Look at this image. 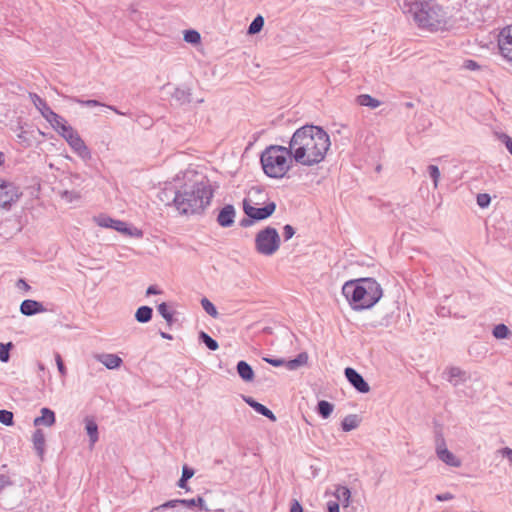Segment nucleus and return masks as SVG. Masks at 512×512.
I'll return each instance as SVG.
<instances>
[{
  "instance_id": "7ed1b4c3",
  "label": "nucleus",
  "mask_w": 512,
  "mask_h": 512,
  "mask_svg": "<svg viewBox=\"0 0 512 512\" xmlns=\"http://www.w3.org/2000/svg\"><path fill=\"white\" fill-rule=\"evenodd\" d=\"M213 190L208 180L185 183L174 192L172 202L182 215L200 214L210 204Z\"/></svg>"
},
{
  "instance_id": "09e8293b",
  "label": "nucleus",
  "mask_w": 512,
  "mask_h": 512,
  "mask_svg": "<svg viewBox=\"0 0 512 512\" xmlns=\"http://www.w3.org/2000/svg\"><path fill=\"white\" fill-rule=\"evenodd\" d=\"M12 485L10 477L5 474H0V493L8 486Z\"/></svg>"
},
{
  "instance_id": "603ef678",
  "label": "nucleus",
  "mask_w": 512,
  "mask_h": 512,
  "mask_svg": "<svg viewBox=\"0 0 512 512\" xmlns=\"http://www.w3.org/2000/svg\"><path fill=\"white\" fill-rule=\"evenodd\" d=\"M500 453L502 454L503 457L507 458L512 465V449L509 447H505L500 450Z\"/></svg>"
},
{
  "instance_id": "2eb2a0df",
  "label": "nucleus",
  "mask_w": 512,
  "mask_h": 512,
  "mask_svg": "<svg viewBox=\"0 0 512 512\" xmlns=\"http://www.w3.org/2000/svg\"><path fill=\"white\" fill-rule=\"evenodd\" d=\"M345 377L349 383L360 393H368L370 391L369 384L365 381L363 376L358 373L354 368L347 367L344 370Z\"/></svg>"
},
{
  "instance_id": "338daca9",
  "label": "nucleus",
  "mask_w": 512,
  "mask_h": 512,
  "mask_svg": "<svg viewBox=\"0 0 512 512\" xmlns=\"http://www.w3.org/2000/svg\"><path fill=\"white\" fill-rule=\"evenodd\" d=\"M214 512H224L223 509H216Z\"/></svg>"
},
{
  "instance_id": "4c0bfd02",
  "label": "nucleus",
  "mask_w": 512,
  "mask_h": 512,
  "mask_svg": "<svg viewBox=\"0 0 512 512\" xmlns=\"http://www.w3.org/2000/svg\"><path fill=\"white\" fill-rule=\"evenodd\" d=\"M427 171L433 181L434 188H437L441 176L438 166L431 164L427 167Z\"/></svg>"
},
{
  "instance_id": "c9c22d12",
  "label": "nucleus",
  "mask_w": 512,
  "mask_h": 512,
  "mask_svg": "<svg viewBox=\"0 0 512 512\" xmlns=\"http://www.w3.org/2000/svg\"><path fill=\"white\" fill-rule=\"evenodd\" d=\"M13 348L12 342H8L6 344L0 343V361L8 362L10 359V350Z\"/></svg>"
},
{
  "instance_id": "f8f14e48",
  "label": "nucleus",
  "mask_w": 512,
  "mask_h": 512,
  "mask_svg": "<svg viewBox=\"0 0 512 512\" xmlns=\"http://www.w3.org/2000/svg\"><path fill=\"white\" fill-rule=\"evenodd\" d=\"M308 354L306 352L299 353L294 359L286 361L282 358L263 357V360L274 367L285 366L288 370L293 371L304 366L308 362Z\"/></svg>"
},
{
  "instance_id": "f257e3e1",
  "label": "nucleus",
  "mask_w": 512,
  "mask_h": 512,
  "mask_svg": "<svg viewBox=\"0 0 512 512\" xmlns=\"http://www.w3.org/2000/svg\"><path fill=\"white\" fill-rule=\"evenodd\" d=\"M289 146L291 157L296 163L312 167L325 159L331 141L321 126L306 124L293 133Z\"/></svg>"
},
{
  "instance_id": "2f4dec72",
  "label": "nucleus",
  "mask_w": 512,
  "mask_h": 512,
  "mask_svg": "<svg viewBox=\"0 0 512 512\" xmlns=\"http://www.w3.org/2000/svg\"><path fill=\"white\" fill-rule=\"evenodd\" d=\"M264 26V18L261 15H257L248 27V34L254 35L259 33Z\"/></svg>"
},
{
  "instance_id": "a19ab883",
  "label": "nucleus",
  "mask_w": 512,
  "mask_h": 512,
  "mask_svg": "<svg viewBox=\"0 0 512 512\" xmlns=\"http://www.w3.org/2000/svg\"><path fill=\"white\" fill-rule=\"evenodd\" d=\"M184 40L187 43L198 44L201 40L199 32L196 30H187L184 33Z\"/></svg>"
},
{
  "instance_id": "ea45409f",
  "label": "nucleus",
  "mask_w": 512,
  "mask_h": 512,
  "mask_svg": "<svg viewBox=\"0 0 512 512\" xmlns=\"http://www.w3.org/2000/svg\"><path fill=\"white\" fill-rule=\"evenodd\" d=\"M0 423L6 426H12L14 424L13 413L5 409L0 410Z\"/></svg>"
},
{
  "instance_id": "58836bf2",
  "label": "nucleus",
  "mask_w": 512,
  "mask_h": 512,
  "mask_svg": "<svg viewBox=\"0 0 512 512\" xmlns=\"http://www.w3.org/2000/svg\"><path fill=\"white\" fill-rule=\"evenodd\" d=\"M53 116V118H48L46 121L49 122L53 129L57 132V130L60 129L62 125L66 124L67 121L55 112H53Z\"/></svg>"
},
{
  "instance_id": "3c124183",
  "label": "nucleus",
  "mask_w": 512,
  "mask_h": 512,
  "mask_svg": "<svg viewBox=\"0 0 512 512\" xmlns=\"http://www.w3.org/2000/svg\"><path fill=\"white\" fill-rule=\"evenodd\" d=\"M502 142L505 144L507 150L512 155V138L507 134H502L501 136Z\"/></svg>"
},
{
  "instance_id": "5fc2aeb1",
  "label": "nucleus",
  "mask_w": 512,
  "mask_h": 512,
  "mask_svg": "<svg viewBox=\"0 0 512 512\" xmlns=\"http://www.w3.org/2000/svg\"><path fill=\"white\" fill-rule=\"evenodd\" d=\"M16 287L18 289H23L24 291H29L31 288L30 285L24 279H19L16 283Z\"/></svg>"
},
{
  "instance_id": "f3484780",
  "label": "nucleus",
  "mask_w": 512,
  "mask_h": 512,
  "mask_svg": "<svg viewBox=\"0 0 512 512\" xmlns=\"http://www.w3.org/2000/svg\"><path fill=\"white\" fill-rule=\"evenodd\" d=\"M41 416L36 417L33 421V425L35 427L39 426H45V427H51L56 422V416L55 412L51 410L50 408L43 407L40 410Z\"/></svg>"
},
{
  "instance_id": "423d86ee",
  "label": "nucleus",
  "mask_w": 512,
  "mask_h": 512,
  "mask_svg": "<svg viewBox=\"0 0 512 512\" xmlns=\"http://www.w3.org/2000/svg\"><path fill=\"white\" fill-rule=\"evenodd\" d=\"M281 244V238L276 228L267 226L255 236V250L263 256L275 254Z\"/></svg>"
},
{
  "instance_id": "0eeeda50",
  "label": "nucleus",
  "mask_w": 512,
  "mask_h": 512,
  "mask_svg": "<svg viewBox=\"0 0 512 512\" xmlns=\"http://www.w3.org/2000/svg\"><path fill=\"white\" fill-rule=\"evenodd\" d=\"M95 223L103 228H111L114 229L126 236L134 237V238H142L143 232L142 230L136 227H130L126 222L121 220L113 219L105 214H101L97 217H94Z\"/></svg>"
},
{
  "instance_id": "7c9ffc66",
  "label": "nucleus",
  "mask_w": 512,
  "mask_h": 512,
  "mask_svg": "<svg viewBox=\"0 0 512 512\" xmlns=\"http://www.w3.org/2000/svg\"><path fill=\"white\" fill-rule=\"evenodd\" d=\"M199 341L205 344L211 351H215L219 348L218 342L204 331L199 333Z\"/></svg>"
},
{
  "instance_id": "c756f323",
  "label": "nucleus",
  "mask_w": 512,
  "mask_h": 512,
  "mask_svg": "<svg viewBox=\"0 0 512 512\" xmlns=\"http://www.w3.org/2000/svg\"><path fill=\"white\" fill-rule=\"evenodd\" d=\"M194 474L195 470L193 468L189 467L188 465H184L182 467V475L177 483V486L187 490V481L191 479L194 476Z\"/></svg>"
},
{
  "instance_id": "c03bdc74",
  "label": "nucleus",
  "mask_w": 512,
  "mask_h": 512,
  "mask_svg": "<svg viewBox=\"0 0 512 512\" xmlns=\"http://www.w3.org/2000/svg\"><path fill=\"white\" fill-rule=\"evenodd\" d=\"M491 197L487 193H479L477 195V204L481 208H486L490 205Z\"/></svg>"
},
{
  "instance_id": "37998d69",
  "label": "nucleus",
  "mask_w": 512,
  "mask_h": 512,
  "mask_svg": "<svg viewBox=\"0 0 512 512\" xmlns=\"http://www.w3.org/2000/svg\"><path fill=\"white\" fill-rule=\"evenodd\" d=\"M447 449L445 439L441 432H437L435 436V451L436 455L439 454L440 450Z\"/></svg>"
},
{
  "instance_id": "69168bd1",
  "label": "nucleus",
  "mask_w": 512,
  "mask_h": 512,
  "mask_svg": "<svg viewBox=\"0 0 512 512\" xmlns=\"http://www.w3.org/2000/svg\"><path fill=\"white\" fill-rule=\"evenodd\" d=\"M4 161H5L4 154L2 152H0V166L4 163Z\"/></svg>"
},
{
  "instance_id": "a878e982",
  "label": "nucleus",
  "mask_w": 512,
  "mask_h": 512,
  "mask_svg": "<svg viewBox=\"0 0 512 512\" xmlns=\"http://www.w3.org/2000/svg\"><path fill=\"white\" fill-rule=\"evenodd\" d=\"M153 316V309L150 306H140L135 312V319L139 323H148Z\"/></svg>"
},
{
  "instance_id": "aec40b11",
  "label": "nucleus",
  "mask_w": 512,
  "mask_h": 512,
  "mask_svg": "<svg viewBox=\"0 0 512 512\" xmlns=\"http://www.w3.org/2000/svg\"><path fill=\"white\" fill-rule=\"evenodd\" d=\"M95 358L110 370L119 368L123 363V360L116 354L102 353L97 354Z\"/></svg>"
},
{
  "instance_id": "8fccbe9b",
  "label": "nucleus",
  "mask_w": 512,
  "mask_h": 512,
  "mask_svg": "<svg viewBox=\"0 0 512 512\" xmlns=\"http://www.w3.org/2000/svg\"><path fill=\"white\" fill-rule=\"evenodd\" d=\"M55 361H56L59 373L64 376L66 374V367H65L63 360L61 358V355L59 353H56Z\"/></svg>"
},
{
  "instance_id": "79ce46f5",
  "label": "nucleus",
  "mask_w": 512,
  "mask_h": 512,
  "mask_svg": "<svg viewBox=\"0 0 512 512\" xmlns=\"http://www.w3.org/2000/svg\"><path fill=\"white\" fill-rule=\"evenodd\" d=\"M69 100L87 107L106 106L98 100H82L78 97H70Z\"/></svg>"
},
{
  "instance_id": "cd10ccee",
  "label": "nucleus",
  "mask_w": 512,
  "mask_h": 512,
  "mask_svg": "<svg viewBox=\"0 0 512 512\" xmlns=\"http://www.w3.org/2000/svg\"><path fill=\"white\" fill-rule=\"evenodd\" d=\"M360 424V420L358 418V415L356 414H350L347 415L341 423L342 430L345 432H349L353 429H356Z\"/></svg>"
},
{
  "instance_id": "6e6552de",
  "label": "nucleus",
  "mask_w": 512,
  "mask_h": 512,
  "mask_svg": "<svg viewBox=\"0 0 512 512\" xmlns=\"http://www.w3.org/2000/svg\"><path fill=\"white\" fill-rule=\"evenodd\" d=\"M195 507H199L201 511L210 512V510L204 505V499L200 496L190 500L186 499H173L166 501L165 503L154 507L150 512H158L161 509H174L178 512L194 510Z\"/></svg>"
},
{
  "instance_id": "0e129e2a",
  "label": "nucleus",
  "mask_w": 512,
  "mask_h": 512,
  "mask_svg": "<svg viewBox=\"0 0 512 512\" xmlns=\"http://www.w3.org/2000/svg\"><path fill=\"white\" fill-rule=\"evenodd\" d=\"M38 369L40 371H44L45 370V365L43 363H41V362H38Z\"/></svg>"
},
{
  "instance_id": "e433bc0d",
  "label": "nucleus",
  "mask_w": 512,
  "mask_h": 512,
  "mask_svg": "<svg viewBox=\"0 0 512 512\" xmlns=\"http://www.w3.org/2000/svg\"><path fill=\"white\" fill-rule=\"evenodd\" d=\"M493 336L496 339H504L509 334V329L505 324H497L492 331Z\"/></svg>"
},
{
  "instance_id": "680f3d73",
  "label": "nucleus",
  "mask_w": 512,
  "mask_h": 512,
  "mask_svg": "<svg viewBox=\"0 0 512 512\" xmlns=\"http://www.w3.org/2000/svg\"><path fill=\"white\" fill-rule=\"evenodd\" d=\"M105 107H107L108 109L114 111L116 114H119V115H126L125 113L119 111V109H117L115 106H111V105H106Z\"/></svg>"
},
{
  "instance_id": "a211bd4d",
  "label": "nucleus",
  "mask_w": 512,
  "mask_h": 512,
  "mask_svg": "<svg viewBox=\"0 0 512 512\" xmlns=\"http://www.w3.org/2000/svg\"><path fill=\"white\" fill-rule=\"evenodd\" d=\"M46 311L43 304L36 300L26 299L20 305V312L25 316H33Z\"/></svg>"
},
{
  "instance_id": "de8ad7c7",
  "label": "nucleus",
  "mask_w": 512,
  "mask_h": 512,
  "mask_svg": "<svg viewBox=\"0 0 512 512\" xmlns=\"http://www.w3.org/2000/svg\"><path fill=\"white\" fill-rule=\"evenodd\" d=\"M294 234H295V229L293 226L286 224L283 227V237H284L285 241H288L289 239H291L294 236Z\"/></svg>"
},
{
  "instance_id": "052dcab7",
  "label": "nucleus",
  "mask_w": 512,
  "mask_h": 512,
  "mask_svg": "<svg viewBox=\"0 0 512 512\" xmlns=\"http://www.w3.org/2000/svg\"><path fill=\"white\" fill-rule=\"evenodd\" d=\"M452 498H453V496H452V494H450V493H444V494H438V495H436V499H437L438 501H446V500H450V499H452Z\"/></svg>"
},
{
  "instance_id": "13d9d810",
  "label": "nucleus",
  "mask_w": 512,
  "mask_h": 512,
  "mask_svg": "<svg viewBox=\"0 0 512 512\" xmlns=\"http://www.w3.org/2000/svg\"><path fill=\"white\" fill-rule=\"evenodd\" d=\"M253 222H255V220L252 219V218H249L247 216V218H243V219L240 220V226L246 228V227L251 226L253 224Z\"/></svg>"
},
{
  "instance_id": "4d7b16f0",
  "label": "nucleus",
  "mask_w": 512,
  "mask_h": 512,
  "mask_svg": "<svg viewBox=\"0 0 512 512\" xmlns=\"http://www.w3.org/2000/svg\"><path fill=\"white\" fill-rule=\"evenodd\" d=\"M161 291L157 288V286L155 285H151L147 288L146 290V295L147 296H150V295H157V294H160Z\"/></svg>"
},
{
  "instance_id": "72a5a7b5",
  "label": "nucleus",
  "mask_w": 512,
  "mask_h": 512,
  "mask_svg": "<svg viewBox=\"0 0 512 512\" xmlns=\"http://www.w3.org/2000/svg\"><path fill=\"white\" fill-rule=\"evenodd\" d=\"M159 314L166 320L168 325L174 322L173 313L169 311L168 306L165 302L161 303L157 307Z\"/></svg>"
},
{
  "instance_id": "49530a36",
  "label": "nucleus",
  "mask_w": 512,
  "mask_h": 512,
  "mask_svg": "<svg viewBox=\"0 0 512 512\" xmlns=\"http://www.w3.org/2000/svg\"><path fill=\"white\" fill-rule=\"evenodd\" d=\"M57 132L66 140V137L75 132V129L71 125L66 123L62 125V127H60V129H58Z\"/></svg>"
},
{
  "instance_id": "6e6d98bb",
  "label": "nucleus",
  "mask_w": 512,
  "mask_h": 512,
  "mask_svg": "<svg viewBox=\"0 0 512 512\" xmlns=\"http://www.w3.org/2000/svg\"><path fill=\"white\" fill-rule=\"evenodd\" d=\"M289 512H303V508L297 500H293Z\"/></svg>"
},
{
  "instance_id": "a18cd8bd",
  "label": "nucleus",
  "mask_w": 512,
  "mask_h": 512,
  "mask_svg": "<svg viewBox=\"0 0 512 512\" xmlns=\"http://www.w3.org/2000/svg\"><path fill=\"white\" fill-rule=\"evenodd\" d=\"M465 375V372L462 371L459 367H451L448 370V380L452 382L454 378L462 379Z\"/></svg>"
},
{
  "instance_id": "412c9836",
  "label": "nucleus",
  "mask_w": 512,
  "mask_h": 512,
  "mask_svg": "<svg viewBox=\"0 0 512 512\" xmlns=\"http://www.w3.org/2000/svg\"><path fill=\"white\" fill-rule=\"evenodd\" d=\"M243 400L257 413L261 414L262 416H265L271 421H276V416L274 415V413L265 405L257 402L254 398L250 396H243Z\"/></svg>"
},
{
  "instance_id": "5701e85b",
  "label": "nucleus",
  "mask_w": 512,
  "mask_h": 512,
  "mask_svg": "<svg viewBox=\"0 0 512 512\" xmlns=\"http://www.w3.org/2000/svg\"><path fill=\"white\" fill-rule=\"evenodd\" d=\"M239 377L245 382H252L254 380V371L249 363L241 360L236 366Z\"/></svg>"
},
{
  "instance_id": "c85d7f7f",
  "label": "nucleus",
  "mask_w": 512,
  "mask_h": 512,
  "mask_svg": "<svg viewBox=\"0 0 512 512\" xmlns=\"http://www.w3.org/2000/svg\"><path fill=\"white\" fill-rule=\"evenodd\" d=\"M317 413L324 419L330 417L334 410V405L326 400H320L317 404Z\"/></svg>"
},
{
  "instance_id": "ddd939ff",
  "label": "nucleus",
  "mask_w": 512,
  "mask_h": 512,
  "mask_svg": "<svg viewBox=\"0 0 512 512\" xmlns=\"http://www.w3.org/2000/svg\"><path fill=\"white\" fill-rule=\"evenodd\" d=\"M498 48L500 54L512 63V24L500 31L498 35Z\"/></svg>"
},
{
  "instance_id": "f704fd0d",
  "label": "nucleus",
  "mask_w": 512,
  "mask_h": 512,
  "mask_svg": "<svg viewBox=\"0 0 512 512\" xmlns=\"http://www.w3.org/2000/svg\"><path fill=\"white\" fill-rule=\"evenodd\" d=\"M201 305H202V308L204 309V311L211 317L216 318L218 316V311H217L215 305L207 298H203L201 300Z\"/></svg>"
},
{
  "instance_id": "e2e57ef3",
  "label": "nucleus",
  "mask_w": 512,
  "mask_h": 512,
  "mask_svg": "<svg viewBox=\"0 0 512 512\" xmlns=\"http://www.w3.org/2000/svg\"><path fill=\"white\" fill-rule=\"evenodd\" d=\"M160 336L163 338V339H167V340H171L173 337L172 335L166 333V332H163V331H160Z\"/></svg>"
},
{
  "instance_id": "473e14b6",
  "label": "nucleus",
  "mask_w": 512,
  "mask_h": 512,
  "mask_svg": "<svg viewBox=\"0 0 512 512\" xmlns=\"http://www.w3.org/2000/svg\"><path fill=\"white\" fill-rule=\"evenodd\" d=\"M173 98L178 101L180 104L189 103L190 100V92L186 89L176 88L173 93Z\"/></svg>"
},
{
  "instance_id": "bb28decb",
  "label": "nucleus",
  "mask_w": 512,
  "mask_h": 512,
  "mask_svg": "<svg viewBox=\"0 0 512 512\" xmlns=\"http://www.w3.org/2000/svg\"><path fill=\"white\" fill-rule=\"evenodd\" d=\"M356 102L360 106L369 107L371 109H375L380 106L381 102L377 100L376 98H373L369 94H361L357 96Z\"/></svg>"
},
{
  "instance_id": "9d476101",
  "label": "nucleus",
  "mask_w": 512,
  "mask_h": 512,
  "mask_svg": "<svg viewBox=\"0 0 512 512\" xmlns=\"http://www.w3.org/2000/svg\"><path fill=\"white\" fill-rule=\"evenodd\" d=\"M332 497L334 499H329L326 503L327 512H339L340 506H349L351 492L346 486L336 485Z\"/></svg>"
},
{
  "instance_id": "bf43d9fd",
  "label": "nucleus",
  "mask_w": 512,
  "mask_h": 512,
  "mask_svg": "<svg viewBox=\"0 0 512 512\" xmlns=\"http://www.w3.org/2000/svg\"><path fill=\"white\" fill-rule=\"evenodd\" d=\"M17 137L21 142H25L27 145H30L26 131H21L20 133L17 134Z\"/></svg>"
},
{
  "instance_id": "9b49d317",
  "label": "nucleus",
  "mask_w": 512,
  "mask_h": 512,
  "mask_svg": "<svg viewBox=\"0 0 512 512\" xmlns=\"http://www.w3.org/2000/svg\"><path fill=\"white\" fill-rule=\"evenodd\" d=\"M243 210L246 216L254 219L255 221H261L269 218L276 210V203L271 201L265 204V206L257 208L252 206L246 199L243 201Z\"/></svg>"
},
{
  "instance_id": "f03ea898",
  "label": "nucleus",
  "mask_w": 512,
  "mask_h": 512,
  "mask_svg": "<svg viewBox=\"0 0 512 512\" xmlns=\"http://www.w3.org/2000/svg\"><path fill=\"white\" fill-rule=\"evenodd\" d=\"M401 9L410 14L420 29L431 32L459 29L470 22L468 17L448 16L434 0H403Z\"/></svg>"
},
{
  "instance_id": "864d4df0",
  "label": "nucleus",
  "mask_w": 512,
  "mask_h": 512,
  "mask_svg": "<svg viewBox=\"0 0 512 512\" xmlns=\"http://www.w3.org/2000/svg\"><path fill=\"white\" fill-rule=\"evenodd\" d=\"M464 66L469 70H477L480 67L474 60H466Z\"/></svg>"
},
{
  "instance_id": "20e7f679",
  "label": "nucleus",
  "mask_w": 512,
  "mask_h": 512,
  "mask_svg": "<svg viewBox=\"0 0 512 512\" xmlns=\"http://www.w3.org/2000/svg\"><path fill=\"white\" fill-rule=\"evenodd\" d=\"M342 294L354 311L372 308L383 296L381 285L371 277L346 281Z\"/></svg>"
},
{
  "instance_id": "b1692460",
  "label": "nucleus",
  "mask_w": 512,
  "mask_h": 512,
  "mask_svg": "<svg viewBox=\"0 0 512 512\" xmlns=\"http://www.w3.org/2000/svg\"><path fill=\"white\" fill-rule=\"evenodd\" d=\"M439 460L451 467H460L461 460L457 458L451 451L448 449L440 450L439 454H437Z\"/></svg>"
},
{
  "instance_id": "393cba45",
  "label": "nucleus",
  "mask_w": 512,
  "mask_h": 512,
  "mask_svg": "<svg viewBox=\"0 0 512 512\" xmlns=\"http://www.w3.org/2000/svg\"><path fill=\"white\" fill-rule=\"evenodd\" d=\"M85 429L89 436L90 445L94 446V444L98 441L99 438L97 423L92 418H86Z\"/></svg>"
},
{
  "instance_id": "1a4fd4ad",
  "label": "nucleus",
  "mask_w": 512,
  "mask_h": 512,
  "mask_svg": "<svg viewBox=\"0 0 512 512\" xmlns=\"http://www.w3.org/2000/svg\"><path fill=\"white\" fill-rule=\"evenodd\" d=\"M22 193L12 182L0 181V208L9 210L13 203L17 202Z\"/></svg>"
},
{
  "instance_id": "6ab92c4d",
  "label": "nucleus",
  "mask_w": 512,
  "mask_h": 512,
  "mask_svg": "<svg viewBox=\"0 0 512 512\" xmlns=\"http://www.w3.org/2000/svg\"><path fill=\"white\" fill-rule=\"evenodd\" d=\"M31 101L43 118H53V110L48 106L47 102L36 93H30Z\"/></svg>"
},
{
  "instance_id": "4be33fe9",
  "label": "nucleus",
  "mask_w": 512,
  "mask_h": 512,
  "mask_svg": "<svg viewBox=\"0 0 512 512\" xmlns=\"http://www.w3.org/2000/svg\"><path fill=\"white\" fill-rule=\"evenodd\" d=\"M33 447L39 457H43L45 453V434L41 429H36L32 435Z\"/></svg>"
},
{
  "instance_id": "4468645a",
  "label": "nucleus",
  "mask_w": 512,
  "mask_h": 512,
  "mask_svg": "<svg viewBox=\"0 0 512 512\" xmlns=\"http://www.w3.org/2000/svg\"><path fill=\"white\" fill-rule=\"evenodd\" d=\"M66 142L82 160L88 161L91 159L92 155L89 148L76 130L66 137Z\"/></svg>"
},
{
  "instance_id": "dca6fc26",
  "label": "nucleus",
  "mask_w": 512,
  "mask_h": 512,
  "mask_svg": "<svg viewBox=\"0 0 512 512\" xmlns=\"http://www.w3.org/2000/svg\"><path fill=\"white\" fill-rule=\"evenodd\" d=\"M236 210L233 205L226 204L217 215V223L223 228L231 227L235 222Z\"/></svg>"
},
{
  "instance_id": "39448f33",
  "label": "nucleus",
  "mask_w": 512,
  "mask_h": 512,
  "mask_svg": "<svg viewBox=\"0 0 512 512\" xmlns=\"http://www.w3.org/2000/svg\"><path fill=\"white\" fill-rule=\"evenodd\" d=\"M293 161L289 145H271L260 157L263 171L270 178H282L292 167Z\"/></svg>"
}]
</instances>
